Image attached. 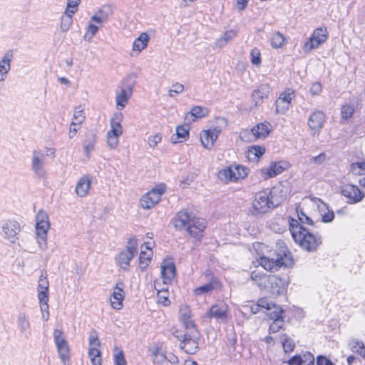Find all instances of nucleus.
I'll use <instances>...</instances> for the list:
<instances>
[{"instance_id":"f257e3e1","label":"nucleus","mask_w":365,"mask_h":365,"mask_svg":"<svg viewBox=\"0 0 365 365\" xmlns=\"http://www.w3.org/2000/svg\"><path fill=\"white\" fill-rule=\"evenodd\" d=\"M289 227L294 241L303 250L314 252L322 243V237L318 233L312 232L302 225L297 220L289 217Z\"/></svg>"},{"instance_id":"f03ea898","label":"nucleus","mask_w":365,"mask_h":365,"mask_svg":"<svg viewBox=\"0 0 365 365\" xmlns=\"http://www.w3.org/2000/svg\"><path fill=\"white\" fill-rule=\"evenodd\" d=\"M112 13L113 10L110 5H103L96 11L91 18L86 32L84 35V39L90 41L98 32V26L94 24L93 22L101 26L103 24L108 21Z\"/></svg>"},{"instance_id":"7ed1b4c3","label":"nucleus","mask_w":365,"mask_h":365,"mask_svg":"<svg viewBox=\"0 0 365 365\" xmlns=\"http://www.w3.org/2000/svg\"><path fill=\"white\" fill-rule=\"evenodd\" d=\"M273 207L274 203L269 199L268 193L261 191L255 195L250 212L254 215H262L267 213Z\"/></svg>"},{"instance_id":"20e7f679","label":"nucleus","mask_w":365,"mask_h":365,"mask_svg":"<svg viewBox=\"0 0 365 365\" xmlns=\"http://www.w3.org/2000/svg\"><path fill=\"white\" fill-rule=\"evenodd\" d=\"M134 87V79L133 76H128L123 81L120 90L116 93L115 103L116 108L118 110H123L128 104L130 98L132 96Z\"/></svg>"},{"instance_id":"39448f33","label":"nucleus","mask_w":365,"mask_h":365,"mask_svg":"<svg viewBox=\"0 0 365 365\" xmlns=\"http://www.w3.org/2000/svg\"><path fill=\"white\" fill-rule=\"evenodd\" d=\"M138 253L137 240L130 238L126 246V249L120 252L117 257L118 264L125 271L129 270L130 262Z\"/></svg>"},{"instance_id":"423d86ee","label":"nucleus","mask_w":365,"mask_h":365,"mask_svg":"<svg viewBox=\"0 0 365 365\" xmlns=\"http://www.w3.org/2000/svg\"><path fill=\"white\" fill-rule=\"evenodd\" d=\"M53 339L61 361L64 365H69V346L65 336H63V332L60 329H54Z\"/></svg>"},{"instance_id":"0eeeda50","label":"nucleus","mask_w":365,"mask_h":365,"mask_svg":"<svg viewBox=\"0 0 365 365\" xmlns=\"http://www.w3.org/2000/svg\"><path fill=\"white\" fill-rule=\"evenodd\" d=\"M327 39V31L326 28H317L304 43L303 50L305 53H309L312 49L318 48L324 43Z\"/></svg>"},{"instance_id":"6e6552de","label":"nucleus","mask_w":365,"mask_h":365,"mask_svg":"<svg viewBox=\"0 0 365 365\" xmlns=\"http://www.w3.org/2000/svg\"><path fill=\"white\" fill-rule=\"evenodd\" d=\"M165 187L164 185H160L152 189L140 198V203L143 208L150 209L160 200L161 195L165 192Z\"/></svg>"},{"instance_id":"1a4fd4ad","label":"nucleus","mask_w":365,"mask_h":365,"mask_svg":"<svg viewBox=\"0 0 365 365\" xmlns=\"http://www.w3.org/2000/svg\"><path fill=\"white\" fill-rule=\"evenodd\" d=\"M46 155L41 150H34L31 155V170L39 178H45L46 172L44 168Z\"/></svg>"},{"instance_id":"9d476101","label":"nucleus","mask_w":365,"mask_h":365,"mask_svg":"<svg viewBox=\"0 0 365 365\" xmlns=\"http://www.w3.org/2000/svg\"><path fill=\"white\" fill-rule=\"evenodd\" d=\"M341 194L348 198L347 202L357 203L364 197V193L356 185L346 184L341 187Z\"/></svg>"},{"instance_id":"9b49d317","label":"nucleus","mask_w":365,"mask_h":365,"mask_svg":"<svg viewBox=\"0 0 365 365\" xmlns=\"http://www.w3.org/2000/svg\"><path fill=\"white\" fill-rule=\"evenodd\" d=\"M48 287L49 283L46 276L43 273L41 274L38 284V299L42 309L46 311L48 302Z\"/></svg>"},{"instance_id":"f8f14e48","label":"nucleus","mask_w":365,"mask_h":365,"mask_svg":"<svg viewBox=\"0 0 365 365\" xmlns=\"http://www.w3.org/2000/svg\"><path fill=\"white\" fill-rule=\"evenodd\" d=\"M20 231V224L15 220H8L2 225L4 237L11 243L16 242Z\"/></svg>"},{"instance_id":"ddd939ff","label":"nucleus","mask_w":365,"mask_h":365,"mask_svg":"<svg viewBox=\"0 0 365 365\" xmlns=\"http://www.w3.org/2000/svg\"><path fill=\"white\" fill-rule=\"evenodd\" d=\"M324 123L325 114L321 110H315L309 115L307 125L312 132V135L320 133Z\"/></svg>"},{"instance_id":"4468645a","label":"nucleus","mask_w":365,"mask_h":365,"mask_svg":"<svg viewBox=\"0 0 365 365\" xmlns=\"http://www.w3.org/2000/svg\"><path fill=\"white\" fill-rule=\"evenodd\" d=\"M227 305L223 302L213 304L206 313V317L217 321L226 322L227 318Z\"/></svg>"},{"instance_id":"2eb2a0df","label":"nucleus","mask_w":365,"mask_h":365,"mask_svg":"<svg viewBox=\"0 0 365 365\" xmlns=\"http://www.w3.org/2000/svg\"><path fill=\"white\" fill-rule=\"evenodd\" d=\"M266 285L267 287L264 289L269 290L274 294H282L286 289L285 281L276 275L269 274Z\"/></svg>"},{"instance_id":"dca6fc26","label":"nucleus","mask_w":365,"mask_h":365,"mask_svg":"<svg viewBox=\"0 0 365 365\" xmlns=\"http://www.w3.org/2000/svg\"><path fill=\"white\" fill-rule=\"evenodd\" d=\"M283 314L284 310L282 309H277V310L267 312V316L269 319L272 320L269 328L270 334L276 333L283 327L284 324Z\"/></svg>"},{"instance_id":"f3484780","label":"nucleus","mask_w":365,"mask_h":365,"mask_svg":"<svg viewBox=\"0 0 365 365\" xmlns=\"http://www.w3.org/2000/svg\"><path fill=\"white\" fill-rule=\"evenodd\" d=\"M261 264L266 270L274 272L278 270L282 266L289 267L290 261L287 258H285V262H284L281 258L277 257H262Z\"/></svg>"},{"instance_id":"a211bd4d","label":"nucleus","mask_w":365,"mask_h":365,"mask_svg":"<svg viewBox=\"0 0 365 365\" xmlns=\"http://www.w3.org/2000/svg\"><path fill=\"white\" fill-rule=\"evenodd\" d=\"M193 331L183 334V339L180 343V348L189 354H193L198 350V343L192 338L195 336Z\"/></svg>"},{"instance_id":"6ab92c4d","label":"nucleus","mask_w":365,"mask_h":365,"mask_svg":"<svg viewBox=\"0 0 365 365\" xmlns=\"http://www.w3.org/2000/svg\"><path fill=\"white\" fill-rule=\"evenodd\" d=\"M206 227V222L203 219L194 217L191 223L187 225L186 230L189 234L195 238H200L202 236V232Z\"/></svg>"},{"instance_id":"aec40b11","label":"nucleus","mask_w":365,"mask_h":365,"mask_svg":"<svg viewBox=\"0 0 365 365\" xmlns=\"http://www.w3.org/2000/svg\"><path fill=\"white\" fill-rule=\"evenodd\" d=\"M245 173H235V165L222 169L218 173V178L223 181H236L245 178Z\"/></svg>"},{"instance_id":"412c9836","label":"nucleus","mask_w":365,"mask_h":365,"mask_svg":"<svg viewBox=\"0 0 365 365\" xmlns=\"http://www.w3.org/2000/svg\"><path fill=\"white\" fill-rule=\"evenodd\" d=\"M194 217H195L187 211H180L175 217L174 226L177 230H180L185 228L186 229Z\"/></svg>"},{"instance_id":"4be33fe9","label":"nucleus","mask_w":365,"mask_h":365,"mask_svg":"<svg viewBox=\"0 0 365 365\" xmlns=\"http://www.w3.org/2000/svg\"><path fill=\"white\" fill-rule=\"evenodd\" d=\"M16 325L21 334L25 337L31 335V324L29 317L25 313H20L16 319Z\"/></svg>"},{"instance_id":"5701e85b","label":"nucleus","mask_w":365,"mask_h":365,"mask_svg":"<svg viewBox=\"0 0 365 365\" xmlns=\"http://www.w3.org/2000/svg\"><path fill=\"white\" fill-rule=\"evenodd\" d=\"M175 266L173 262H163L161 266V275L164 284L170 283L175 276Z\"/></svg>"},{"instance_id":"b1692460","label":"nucleus","mask_w":365,"mask_h":365,"mask_svg":"<svg viewBox=\"0 0 365 365\" xmlns=\"http://www.w3.org/2000/svg\"><path fill=\"white\" fill-rule=\"evenodd\" d=\"M180 319L186 329H192L194 332H196L195 324L191 319V310L187 305L182 306L180 307Z\"/></svg>"},{"instance_id":"393cba45","label":"nucleus","mask_w":365,"mask_h":365,"mask_svg":"<svg viewBox=\"0 0 365 365\" xmlns=\"http://www.w3.org/2000/svg\"><path fill=\"white\" fill-rule=\"evenodd\" d=\"M112 297L113 299V301L111 302L112 307L115 309H120L123 306L122 301L124 299L123 284L122 282L116 284Z\"/></svg>"},{"instance_id":"a878e982","label":"nucleus","mask_w":365,"mask_h":365,"mask_svg":"<svg viewBox=\"0 0 365 365\" xmlns=\"http://www.w3.org/2000/svg\"><path fill=\"white\" fill-rule=\"evenodd\" d=\"M272 130V125L268 122H264L257 124L254 126L251 132L257 138H266Z\"/></svg>"},{"instance_id":"bb28decb","label":"nucleus","mask_w":365,"mask_h":365,"mask_svg":"<svg viewBox=\"0 0 365 365\" xmlns=\"http://www.w3.org/2000/svg\"><path fill=\"white\" fill-rule=\"evenodd\" d=\"M285 168L282 165L281 163H272L269 168L262 169V174L265 179L274 178L277 175L282 173L284 170Z\"/></svg>"},{"instance_id":"cd10ccee","label":"nucleus","mask_w":365,"mask_h":365,"mask_svg":"<svg viewBox=\"0 0 365 365\" xmlns=\"http://www.w3.org/2000/svg\"><path fill=\"white\" fill-rule=\"evenodd\" d=\"M97 140L96 133L91 130L86 133V139L83 141V151L85 155L89 158L91 153L93 150Z\"/></svg>"},{"instance_id":"c85d7f7f","label":"nucleus","mask_w":365,"mask_h":365,"mask_svg":"<svg viewBox=\"0 0 365 365\" xmlns=\"http://www.w3.org/2000/svg\"><path fill=\"white\" fill-rule=\"evenodd\" d=\"M189 136V125H179L176 128V133L170 138L173 143L185 141Z\"/></svg>"},{"instance_id":"c756f323","label":"nucleus","mask_w":365,"mask_h":365,"mask_svg":"<svg viewBox=\"0 0 365 365\" xmlns=\"http://www.w3.org/2000/svg\"><path fill=\"white\" fill-rule=\"evenodd\" d=\"M91 179L88 176L81 178L76 187V192L79 197H85L91 187Z\"/></svg>"},{"instance_id":"7c9ffc66","label":"nucleus","mask_w":365,"mask_h":365,"mask_svg":"<svg viewBox=\"0 0 365 365\" xmlns=\"http://www.w3.org/2000/svg\"><path fill=\"white\" fill-rule=\"evenodd\" d=\"M269 86L265 84L260 85L257 90L254 91L252 97L256 106L260 105L264 98L267 97Z\"/></svg>"},{"instance_id":"2f4dec72","label":"nucleus","mask_w":365,"mask_h":365,"mask_svg":"<svg viewBox=\"0 0 365 365\" xmlns=\"http://www.w3.org/2000/svg\"><path fill=\"white\" fill-rule=\"evenodd\" d=\"M122 119L123 115L121 113H115L110 120L111 129L108 132L117 135H122L123 128L120 124Z\"/></svg>"},{"instance_id":"473e14b6","label":"nucleus","mask_w":365,"mask_h":365,"mask_svg":"<svg viewBox=\"0 0 365 365\" xmlns=\"http://www.w3.org/2000/svg\"><path fill=\"white\" fill-rule=\"evenodd\" d=\"M269 275L267 274L255 270L251 273V279L260 289H265L267 287V282Z\"/></svg>"},{"instance_id":"72a5a7b5","label":"nucleus","mask_w":365,"mask_h":365,"mask_svg":"<svg viewBox=\"0 0 365 365\" xmlns=\"http://www.w3.org/2000/svg\"><path fill=\"white\" fill-rule=\"evenodd\" d=\"M277 258H281L284 262H285V258L289 259L290 266L293 264V259L291 256V253L287 249V246L283 242H278L277 243Z\"/></svg>"},{"instance_id":"f704fd0d","label":"nucleus","mask_w":365,"mask_h":365,"mask_svg":"<svg viewBox=\"0 0 365 365\" xmlns=\"http://www.w3.org/2000/svg\"><path fill=\"white\" fill-rule=\"evenodd\" d=\"M348 346L353 352L358 354L365 359V346L361 341L351 338L349 341Z\"/></svg>"},{"instance_id":"c9c22d12","label":"nucleus","mask_w":365,"mask_h":365,"mask_svg":"<svg viewBox=\"0 0 365 365\" xmlns=\"http://www.w3.org/2000/svg\"><path fill=\"white\" fill-rule=\"evenodd\" d=\"M149 41V36L145 33H142L133 43V49L134 51H141L144 49Z\"/></svg>"},{"instance_id":"e433bc0d","label":"nucleus","mask_w":365,"mask_h":365,"mask_svg":"<svg viewBox=\"0 0 365 365\" xmlns=\"http://www.w3.org/2000/svg\"><path fill=\"white\" fill-rule=\"evenodd\" d=\"M13 55L10 51L5 53L4 57L0 61V72L4 73H9L11 69V62L12 60Z\"/></svg>"},{"instance_id":"4c0bfd02","label":"nucleus","mask_w":365,"mask_h":365,"mask_svg":"<svg viewBox=\"0 0 365 365\" xmlns=\"http://www.w3.org/2000/svg\"><path fill=\"white\" fill-rule=\"evenodd\" d=\"M200 140L203 147L207 149H210L215 143L214 138L209 130H205L201 133Z\"/></svg>"},{"instance_id":"58836bf2","label":"nucleus","mask_w":365,"mask_h":365,"mask_svg":"<svg viewBox=\"0 0 365 365\" xmlns=\"http://www.w3.org/2000/svg\"><path fill=\"white\" fill-rule=\"evenodd\" d=\"M74 14L67 13L66 10L65 11L64 14L61 17V29L62 31L66 32L69 30L72 23H73V15Z\"/></svg>"},{"instance_id":"ea45409f","label":"nucleus","mask_w":365,"mask_h":365,"mask_svg":"<svg viewBox=\"0 0 365 365\" xmlns=\"http://www.w3.org/2000/svg\"><path fill=\"white\" fill-rule=\"evenodd\" d=\"M236 36V31L235 30H229L227 31L223 36L219 38L217 42L216 45L219 47H223L225 46L228 41L232 40L235 36Z\"/></svg>"},{"instance_id":"a19ab883","label":"nucleus","mask_w":365,"mask_h":365,"mask_svg":"<svg viewBox=\"0 0 365 365\" xmlns=\"http://www.w3.org/2000/svg\"><path fill=\"white\" fill-rule=\"evenodd\" d=\"M88 356L92 365H101L102 359L98 349L89 348Z\"/></svg>"},{"instance_id":"79ce46f5","label":"nucleus","mask_w":365,"mask_h":365,"mask_svg":"<svg viewBox=\"0 0 365 365\" xmlns=\"http://www.w3.org/2000/svg\"><path fill=\"white\" fill-rule=\"evenodd\" d=\"M257 304L260 308L266 309L268 312L277 310V309H282L280 307L277 306L274 303L269 301L267 298L259 299Z\"/></svg>"},{"instance_id":"37998d69","label":"nucleus","mask_w":365,"mask_h":365,"mask_svg":"<svg viewBox=\"0 0 365 365\" xmlns=\"http://www.w3.org/2000/svg\"><path fill=\"white\" fill-rule=\"evenodd\" d=\"M152 254H147L144 251H141L139 256V267L142 271L147 269L151 261Z\"/></svg>"},{"instance_id":"c03bdc74","label":"nucleus","mask_w":365,"mask_h":365,"mask_svg":"<svg viewBox=\"0 0 365 365\" xmlns=\"http://www.w3.org/2000/svg\"><path fill=\"white\" fill-rule=\"evenodd\" d=\"M282 343L285 353H290L294 350L295 344L287 334L282 335Z\"/></svg>"},{"instance_id":"a18cd8bd","label":"nucleus","mask_w":365,"mask_h":365,"mask_svg":"<svg viewBox=\"0 0 365 365\" xmlns=\"http://www.w3.org/2000/svg\"><path fill=\"white\" fill-rule=\"evenodd\" d=\"M285 41V37L280 32H276L271 38V45L273 48H281Z\"/></svg>"},{"instance_id":"49530a36","label":"nucleus","mask_w":365,"mask_h":365,"mask_svg":"<svg viewBox=\"0 0 365 365\" xmlns=\"http://www.w3.org/2000/svg\"><path fill=\"white\" fill-rule=\"evenodd\" d=\"M85 115L83 110L80 107L76 108L73 113V120L71 122V126L80 125L84 120Z\"/></svg>"},{"instance_id":"de8ad7c7","label":"nucleus","mask_w":365,"mask_h":365,"mask_svg":"<svg viewBox=\"0 0 365 365\" xmlns=\"http://www.w3.org/2000/svg\"><path fill=\"white\" fill-rule=\"evenodd\" d=\"M351 171L355 175H365V162L352 163L351 165Z\"/></svg>"},{"instance_id":"09e8293b","label":"nucleus","mask_w":365,"mask_h":365,"mask_svg":"<svg viewBox=\"0 0 365 365\" xmlns=\"http://www.w3.org/2000/svg\"><path fill=\"white\" fill-rule=\"evenodd\" d=\"M100 346V341L98 336L97 331L92 329L89 335V348L98 349Z\"/></svg>"},{"instance_id":"8fccbe9b","label":"nucleus","mask_w":365,"mask_h":365,"mask_svg":"<svg viewBox=\"0 0 365 365\" xmlns=\"http://www.w3.org/2000/svg\"><path fill=\"white\" fill-rule=\"evenodd\" d=\"M158 302L164 306H168L170 304V300L168 299V292L167 290L163 289L158 292Z\"/></svg>"},{"instance_id":"3c124183","label":"nucleus","mask_w":365,"mask_h":365,"mask_svg":"<svg viewBox=\"0 0 365 365\" xmlns=\"http://www.w3.org/2000/svg\"><path fill=\"white\" fill-rule=\"evenodd\" d=\"M297 216H298V219H299V220H297V221L299 222V223H300L302 225H314V222L312 221V220L309 217H308L302 210H297Z\"/></svg>"},{"instance_id":"603ef678","label":"nucleus","mask_w":365,"mask_h":365,"mask_svg":"<svg viewBox=\"0 0 365 365\" xmlns=\"http://www.w3.org/2000/svg\"><path fill=\"white\" fill-rule=\"evenodd\" d=\"M120 135L115 133H107V143L111 148H115L118 144V138Z\"/></svg>"},{"instance_id":"864d4df0","label":"nucleus","mask_w":365,"mask_h":365,"mask_svg":"<svg viewBox=\"0 0 365 365\" xmlns=\"http://www.w3.org/2000/svg\"><path fill=\"white\" fill-rule=\"evenodd\" d=\"M49 227H50L49 221L45 222V224H43L41 222H36V234L41 235L43 236H44L45 235H47V232H48Z\"/></svg>"},{"instance_id":"5fc2aeb1","label":"nucleus","mask_w":365,"mask_h":365,"mask_svg":"<svg viewBox=\"0 0 365 365\" xmlns=\"http://www.w3.org/2000/svg\"><path fill=\"white\" fill-rule=\"evenodd\" d=\"M302 365H314V356L309 352L307 351L301 355Z\"/></svg>"},{"instance_id":"6e6d98bb","label":"nucleus","mask_w":365,"mask_h":365,"mask_svg":"<svg viewBox=\"0 0 365 365\" xmlns=\"http://www.w3.org/2000/svg\"><path fill=\"white\" fill-rule=\"evenodd\" d=\"M354 112L353 106L350 105H344L341 107V115L343 119H348L351 118Z\"/></svg>"},{"instance_id":"4d7b16f0","label":"nucleus","mask_w":365,"mask_h":365,"mask_svg":"<svg viewBox=\"0 0 365 365\" xmlns=\"http://www.w3.org/2000/svg\"><path fill=\"white\" fill-rule=\"evenodd\" d=\"M275 106L276 113L281 114L285 113L289 108V104L282 101L281 99H277L276 101Z\"/></svg>"},{"instance_id":"13d9d810","label":"nucleus","mask_w":365,"mask_h":365,"mask_svg":"<svg viewBox=\"0 0 365 365\" xmlns=\"http://www.w3.org/2000/svg\"><path fill=\"white\" fill-rule=\"evenodd\" d=\"M251 62L253 65L259 66L261 63L260 51L258 48H254L250 52Z\"/></svg>"},{"instance_id":"bf43d9fd","label":"nucleus","mask_w":365,"mask_h":365,"mask_svg":"<svg viewBox=\"0 0 365 365\" xmlns=\"http://www.w3.org/2000/svg\"><path fill=\"white\" fill-rule=\"evenodd\" d=\"M81 0H68L66 6V12L75 14L78 10V6Z\"/></svg>"},{"instance_id":"052dcab7","label":"nucleus","mask_w":365,"mask_h":365,"mask_svg":"<svg viewBox=\"0 0 365 365\" xmlns=\"http://www.w3.org/2000/svg\"><path fill=\"white\" fill-rule=\"evenodd\" d=\"M214 289L212 283H207L205 285L200 286L195 289L196 295H200L204 293H208Z\"/></svg>"},{"instance_id":"680f3d73","label":"nucleus","mask_w":365,"mask_h":365,"mask_svg":"<svg viewBox=\"0 0 365 365\" xmlns=\"http://www.w3.org/2000/svg\"><path fill=\"white\" fill-rule=\"evenodd\" d=\"M323 207L327 210V212L322 213V221L324 222H331L334 218V213L332 210H329L327 204L323 203Z\"/></svg>"},{"instance_id":"e2e57ef3","label":"nucleus","mask_w":365,"mask_h":365,"mask_svg":"<svg viewBox=\"0 0 365 365\" xmlns=\"http://www.w3.org/2000/svg\"><path fill=\"white\" fill-rule=\"evenodd\" d=\"M265 152V148L259 145L252 146L249 150V155H254L257 158L261 157Z\"/></svg>"},{"instance_id":"0e129e2a","label":"nucleus","mask_w":365,"mask_h":365,"mask_svg":"<svg viewBox=\"0 0 365 365\" xmlns=\"http://www.w3.org/2000/svg\"><path fill=\"white\" fill-rule=\"evenodd\" d=\"M184 86L180 83H174L169 90V96L173 97L174 94H178L183 91Z\"/></svg>"},{"instance_id":"69168bd1","label":"nucleus","mask_w":365,"mask_h":365,"mask_svg":"<svg viewBox=\"0 0 365 365\" xmlns=\"http://www.w3.org/2000/svg\"><path fill=\"white\" fill-rule=\"evenodd\" d=\"M190 114L197 118H202L205 115V109L200 106H194L190 111Z\"/></svg>"},{"instance_id":"338daca9","label":"nucleus","mask_w":365,"mask_h":365,"mask_svg":"<svg viewBox=\"0 0 365 365\" xmlns=\"http://www.w3.org/2000/svg\"><path fill=\"white\" fill-rule=\"evenodd\" d=\"M162 135L160 133H157L154 135H151L148 138V144L150 147L154 148L161 141Z\"/></svg>"},{"instance_id":"774afa93","label":"nucleus","mask_w":365,"mask_h":365,"mask_svg":"<svg viewBox=\"0 0 365 365\" xmlns=\"http://www.w3.org/2000/svg\"><path fill=\"white\" fill-rule=\"evenodd\" d=\"M317 365H334L333 362L327 357L319 355L317 357Z\"/></svg>"}]
</instances>
